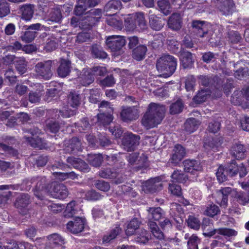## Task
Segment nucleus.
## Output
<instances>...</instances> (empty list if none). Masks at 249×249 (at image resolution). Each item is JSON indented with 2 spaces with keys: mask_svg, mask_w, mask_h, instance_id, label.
Masks as SVG:
<instances>
[{
  "mask_svg": "<svg viewBox=\"0 0 249 249\" xmlns=\"http://www.w3.org/2000/svg\"><path fill=\"white\" fill-rule=\"evenodd\" d=\"M192 26L194 32H196L197 36L200 37H204L206 35H211L213 33L212 25L205 21H194L192 23Z\"/></svg>",
  "mask_w": 249,
  "mask_h": 249,
  "instance_id": "15",
  "label": "nucleus"
},
{
  "mask_svg": "<svg viewBox=\"0 0 249 249\" xmlns=\"http://www.w3.org/2000/svg\"><path fill=\"white\" fill-rule=\"evenodd\" d=\"M246 150L243 145L235 144L233 145L231 149V153L237 160H241L245 157Z\"/></svg>",
  "mask_w": 249,
  "mask_h": 249,
  "instance_id": "34",
  "label": "nucleus"
},
{
  "mask_svg": "<svg viewBox=\"0 0 249 249\" xmlns=\"http://www.w3.org/2000/svg\"><path fill=\"white\" fill-rule=\"evenodd\" d=\"M68 153H76L77 151H82L81 143L77 138H72L69 145L65 149Z\"/></svg>",
  "mask_w": 249,
  "mask_h": 249,
  "instance_id": "33",
  "label": "nucleus"
},
{
  "mask_svg": "<svg viewBox=\"0 0 249 249\" xmlns=\"http://www.w3.org/2000/svg\"><path fill=\"white\" fill-rule=\"evenodd\" d=\"M181 24L180 15L177 13L172 14L168 22L169 27L175 30L179 29L181 27Z\"/></svg>",
  "mask_w": 249,
  "mask_h": 249,
  "instance_id": "35",
  "label": "nucleus"
},
{
  "mask_svg": "<svg viewBox=\"0 0 249 249\" xmlns=\"http://www.w3.org/2000/svg\"><path fill=\"white\" fill-rule=\"evenodd\" d=\"M146 51L147 48L145 46L140 45L133 50L132 56L136 60L140 61L144 58Z\"/></svg>",
  "mask_w": 249,
  "mask_h": 249,
  "instance_id": "41",
  "label": "nucleus"
},
{
  "mask_svg": "<svg viewBox=\"0 0 249 249\" xmlns=\"http://www.w3.org/2000/svg\"><path fill=\"white\" fill-rule=\"evenodd\" d=\"M115 83L114 77L112 75L107 76L103 80L100 81L102 87H112Z\"/></svg>",
  "mask_w": 249,
  "mask_h": 249,
  "instance_id": "64",
  "label": "nucleus"
},
{
  "mask_svg": "<svg viewBox=\"0 0 249 249\" xmlns=\"http://www.w3.org/2000/svg\"><path fill=\"white\" fill-rule=\"evenodd\" d=\"M30 202V196L28 194H21L18 196L15 203L18 208H25Z\"/></svg>",
  "mask_w": 249,
  "mask_h": 249,
  "instance_id": "40",
  "label": "nucleus"
},
{
  "mask_svg": "<svg viewBox=\"0 0 249 249\" xmlns=\"http://www.w3.org/2000/svg\"><path fill=\"white\" fill-rule=\"evenodd\" d=\"M94 80L91 70L84 68L80 75L78 77V81L84 86H87L92 83Z\"/></svg>",
  "mask_w": 249,
  "mask_h": 249,
  "instance_id": "28",
  "label": "nucleus"
},
{
  "mask_svg": "<svg viewBox=\"0 0 249 249\" xmlns=\"http://www.w3.org/2000/svg\"><path fill=\"white\" fill-rule=\"evenodd\" d=\"M125 40L124 36H111L107 37L106 40L107 47L114 53L118 55L122 48L125 44Z\"/></svg>",
  "mask_w": 249,
  "mask_h": 249,
  "instance_id": "10",
  "label": "nucleus"
},
{
  "mask_svg": "<svg viewBox=\"0 0 249 249\" xmlns=\"http://www.w3.org/2000/svg\"><path fill=\"white\" fill-rule=\"evenodd\" d=\"M187 222L188 226L192 229L197 230L200 228V221L197 218L193 216H189Z\"/></svg>",
  "mask_w": 249,
  "mask_h": 249,
  "instance_id": "58",
  "label": "nucleus"
},
{
  "mask_svg": "<svg viewBox=\"0 0 249 249\" xmlns=\"http://www.w3.org/2000/svg\"><path fill=\"white\" fill-rule=\"evenodd\" d=\"M39 131V129L36 128H34V130L30 129L29 131H25L24 133H28L29 135L25 134L24 138L32 147H37L39 149L45 148L46 143L45 141L37 136Z\"/></svg>",
  "mask_w": 249,
  "mask_h": 249,
  "instance_id": "9",
  "label": "nucleus"
},
{
  "mask_svg": "<svg viewBox=\"0 0 249 249\" xmlns=\"http://www.w3.org/2000/svg\"><path fill=\"white\" fill-rule=\"evenodd\" d=\"M67 161L73 168L82 172H88L89 171V165L80 159L70 157L67 158Z\"/></svg>",
  "mask_w": 249,
  "mask_h": 249,
  "instance_id": "25",
  "label": "nucleus"
},
{
  "mask_svg": "<svg viewBox=\"0 0 249 249\" xmlns=\"http://www.w3.org/2000/svg\"><path fill=\"white\" fill-rule=\"evenodd\" d=\"M121 231V229L118 227H116L112 230L110 232L105 235L103 238V242L104 243H108L116 237Z\"/></svg>",
  "mask_w": 249,
  "mask_h": 249,
  "instance_id": "48",
  "label": "nucleus"
},
{
  "mask_svg": "<svg viewBox=\"0 0 249 249\" xmlns=\"http://www.w3.org/2000/svg\"><path fill=\"white\" fill-rule=\"evenodd\" d=\"M47 242L45 249H63V245L65 244V239L60 234L56 233L49 235L46 237Z\"/></svg>",
  "mask_w": 249,
  "mask_h": 249,
  "instance_id": "12",
  "label": "nucleus"
},
{
  "mask_svg": "<svg viewBox=\"0 0 249 249\" xmlns=\"http://www.w3.org/2000/svg\"><path fill=\"white\" fill-rule=\"evenodd\" d=\"M140 222L137 218L132 219L127 225L125 233L127 235H133L140 226Z\"/></svg>",
  "mask_w": 249,
  "mask_h": 249,
  "instance_id": "43",
  "label": "nucleus"
},
{
  "mask_svg": "<svg viewBox=\"0 0 249 249\" xmlns=\"http://www.w3.org/2000/svg\"><path fill=\"white\" fill-rule=\"evenodd\" d=\"M88 7L87 0H78L75 8V13L76 15H82Z\"/></svg>",
  "mask_w": 249,
  "mask_h": 249,
  "instance_id": "49",
  "label": "nucleus"
},
{
  "mask_svg": "<svg viewBox=\"0 0 249 249\" xmlns=\"http://www.w3.org/2000/svg\"><path fill=\"white\" fill-rule=\"evenodd\" d=\"M52 61L48 60L38 63L35 66V71L37 75L44 79L48 80L52 76L51 70Z\"/></svg>",
  "mask_w": 249,
  "mask_h": 249,
  "instance_id": "14",
  "label": "nucleus"
},
{
  "mask_svg": "<svg viewBox=\"0 0 249 249\" xmlns=\"http://www.w3.org/2000/svg\"><path fill=\"white\" fill-rule=\"evenodd\" d=\"M169 49L174 53H179L182 51L179 49L180 43L177 40L172 39L168 40Z\"/></svg>",
  "mask_w": 249,
  "mask_h": 249,
  "instance_id": "61",
  "label": "nucleus"
},
{
  "mask_svg": "<svg viewBox=\"0 0 249 249\" xmlns=\"http://www.w3.org/2000/svg\"><path fill=\"white\" fill-rule=\"evenodd\" d=\"M231 102L234 105H241L244 108L249 107V87L243 91H235L231 98Z\"/></svg>",
  "mask_w": 249,
  "mask_h": 249,
  "instance_id": "11",
  "label": "nucleus"
},
{
  "mask_svg": "<svg viewBox=\"0 0 249 249\" xmlns=\"http://www.w3.org/2000/svg\"><path fill=\"white\" fill-rule=\"evenodd\" d=\"M3 142L0 143V148L10 155H17V151L12 147L16 143V140L13 137L5 136L3 138Z\"/></svg>",
  "mask_w": 249,
  "mask_h": 249,
  "instance_id": "22",
  "label": "nucleus"
},
{
  "mask_svg": "<svg viewBox=\"0 0 249 249\" xmlns=\"http://www.w3.org/2000/svg\"><path fill=\"white\" fill-rule=\"evenodd\" d=\"M196 85L195 78L192 76H188L185 81V89L187 91H194Z\"/></svg>",
  "mask_w": 249,
  "mask_h": 249,
  "instance_id": "57",
  "label": "nucleus"
},
{
  "mask_svg": "<svg viewBox=\"0 0 249 249\" xmlns=\"http://www.w3.org/2000/svg\"><path fill=\"white\" fill-rule=\"evenodd\" d=\"M165 111L164 106L154 103H150L142 118V125L147 129L157 126L162 120Z\"/></svg>",
  "mask_w": 249,
  "mask_h": 249,
  "instance_id": "2",
  "label": "nucleus"
},
{
  "mask_svg": "<svg viewBox=\"0 0 249 249\" xmlns=\"http://www.w3.org/2000/svg\"><path fill=\"white\" fill-rule=\"evenodd\" d=\"M122 8V3L119 0H111L108 1L104 7L106 12L114 14L117 11L120 10Z\"/></svg>",
  "mask_w": 249,
  "mask_h": 249,
  "instance_id": "37",
  "label": "nucleus"
},
{
  "mask_svg": "<svg viewBox=\"0 0 249 249\" xmlns=\"http://www.w3.org/2000/svg\"><path fill=\"white\" fill-rule=\"evenodd\" d=\"M14 63L17 71L21 74L26 71L27 62L23 57H17L15 59Z\"/></svg>",
  "mask_w": 249,
  "mask_h": 249,
  "instance_id": "45",
  "label": "nucleus"
},
{
  "mask_svg": "<svg viewBox=\"0 0 249 249\" xmlns=\"http://www.w3.org/2000/svg\"><path fill=\"white\" fill-rule=\"evenodd\" d=\"M184 238L188 239L187 246L188 249H198V244L200 240L198 237L195 234H193L189 236V234L186 233L184 235Z\"/></svg>",
  "mask_w": 249,
  "mask_h": 249,
  "instance_id": "39",
  "label": "nucleus"
},
{
  "mask_svg": "<svg viewBox=\"0 0 249 249\" xmlns=\"http://www.w3.org/2000/svg\"><path fill=\"white\" fill-rule=\"evenodd\" d=\"M36 188L34 190L35 195L40 199H42L43 195L49 193L52 197L59 199L66 198L69 194L67 187L63 184L53 182L51 184L50 189L46 187V179L45 177L37 178Z\"/></svg>",
  "mask_w": 249,
  "mask_h": 249,
  "instance_id": "1",
  "label": "nucleus"
},
{
  "mask_svg": "<svg viewBox=\"0 0 249 249\" xmlns=\"http://www.w3.org/2000/svg\"><path fill=\"white\" fill-rule=\"evenodd\" d=\"M149 24L153 30L159 31L163 27L164 23L160 18L151 16L149 18Z\"/></svg>",
  "mask_w": 249,
  "mask_h": 249,
  "instance_id": "44",
  "label": "nucleus"
},
{
  "mask_svg": "<svg viewBox=\"0 0 249 249\" xmlns=\"http://www.w3.org/2000/svg\"><path fill=\"white\" fill-rule=\"evenodd\" d=\"M183 165L185 171L193 175V177L196 176V179L197 172L201 169L200 163L196 160H186L183 162Z\"/></svg>",
  "mask_w": 249,
  "mask_h": 249,
  "instance_id": "21",
  "label": "nucleus"
},
{
  "mask_svg": "<svg viewBox=\"0 0 249 249\" xmlns=\"http://www.w3.org/2000/svg\"><path fill=\"white\" fill-rule=\"evenodd\" d=\"M108 17L107 18V22L109 26L121 30L123 27L122 21L115 14H106Z\"/></svg>",
  "mask_w": 249,
  "mask_h": 249,
  "instance_id": "32",
  "label": "nucleus"
},
{
  "mask_svg": "<svg viewBox=\"0 0 249 249\" xmlns=\"http://www.w3.org/2000/svg\"><path fill=\"white\" fill-rule=\"evenodd\" d=\"M89 162L93 166H99L103 161V157L100 154H89L87 158Z\"/></svg>",
  "mask_w": 249,
  "mask_h": 249,
  "instance_id": "47",
  "label": "nucleus"
},
{
  "mask_svg": "<svg viewBox=\"0 0 249 249\" xmlns=\"http://www.w3.org/2000/svg\"><path fill=\"white\" fill-rule=\"evenodd\" d=\"M75 113L74 110L67 109L64 107L62 110L58 111L57 109H53L48 112V114L52 117V120H48L46 122L47 129L52 133H56L59 129V125L56 122L55 119L58 118L59 114L63 118H69Z\"/></svg>",
  "mask_w": 249,
  "mask_h": 249,
  "instance_id": "7",
  "label": "nucleus"
},
{
  "mask_svg": "<svg viewBox=\"0 0 249 249\" xmlns=\"http://www.w3.org/2000/svg\"><path fill=\"white\" fill-rule=\"evenodd\" d=\"M179 56L182 65L184 68H188L192 66L194 61L192 54L191 53L182 50V52H180Z\"/></svg>",
  "mask_w": 249,
  "mask_h": 249,
  "instance_id": "31",
  "label": "nucleus"
},
{
  "mask_svg": "<svg viewBox=\"0 0 249 249\" xmlns=\"http://www.w3.org/2000/svg\"><path fill=\"white\" fill-rule=\"evenodd\" d=\"M61 14L59 9H51L48 15V20L52 22H59L61 19Z\"/></svg>",
  "mask_w": 249,
  "mask_h": 249,
  "instance_id": "50",
  "label": "nucleus"
},
{
  "mask_svg": "<svg viewBox=\"0 0 249 249\" xmlns=\"http://www.w3.org/2000/svg\"><path fill=\"white\" fill-rule=\"evenodd\" d=\"M69 103L73 108H76L80 104L81 97L76 92H71L69 96Z\"/></svg>",
  "mask_w": 249,
  "mask_h": 249,
  "instance_id": "52",
  "label": "nucleus"
},
{
  "mask_svg": "<svg viewBox=\"0 0 249 249\" xmlns=\"http://www.w3.org/2000/svg\"><path fill=\"white\" fill-rule=\"evenodd\" d=\"M36 34L35 32L27 31L21 36V38L22 41L25 42H31L35 38Z\"/></svg>",
  "mask_w": 249,
  "mask_h": 249,
  "instance_id": "63",
  "label": "nucleus"
},
{
  "mask_svg": "<svg viewBox=\"0 0 249 249\" xmlns=\"http://www.w3.org/2000/svg\"><path fill=\"white\" fill-rule=\"evenodd\" d=\"M219 212L220 210L217 206L214 204H212L206 208L204 213L207 216L213 217L217 214Z\"/></svg>",
  "mask_w": 249,
  "mask_h": 249,
  "instance_id": "56",
  "label": "nucleus"
},
{
  "mask_svg": "<svg viewBox=\"0 0 249 249\" xmlns=\"http://www.w3.org/2000/svg\"><path fill=\"white\" fill-rule=\"evenodd\" d=\"M99 107L101 110L103 108H106L107 110V113H102L97 115L98 123L99 124L103 125H108L112 122L113 117L111 113L113 112V108L110 107L109 103L107 101H102L100 103Z\"/></svg>",
  "mask_w": 249,
  "mask_h": 249,
  "instance_id": "13",
  "label": "nucleus"
},
{
  "mask_svg": "<svg viewBox=\"0 0 249 249\" xmlns=\"http://www.w3.org/2000/svg\"><path fill=\"white\" fill-rule=\"evenodd\" d=\"M99 176L103 178H116L119 176V174L114 169H111L110 168H104L99 172Z\"/></svg>",
  "mask_w": 249,
  "mask_h": 249,
  "instance_id": "46",
  "label": "nucleus"
},
{
  "mask_svg": "<svg viewBox=\"0 0 249 249\" xmlns=\"http://www.w3.org/2000/svg\"><path fill=\"white\" fill-rule=\"evenodd\" d=\"M64 212L65 217H71L77 211L76 203L75 201H71L67 204Z\"/></svg>",
  "mask_w": 249,
  "mask_h": 249,
  "instance_id": "51",
  "label": "nucleus"
},
{
  "mask_svg": "<svg viewBox=\"0 0 249 249\" xmlns=\"http://www.w3.org/2000/svg\"><path fill=\"white\" fill-rule=\"evenodd\" d=\"M148 214V225L153 236L157 239L161 240L163 239L164 235L160 231L156 223L154 221H159L164 215V212L160 207H150L147 210Z\"/></svg>",
  "mask_w": 249,
  "mask_h": 249,
  "instance_id": "4",
  "label": "nucleus"
},
{
  "mask_svg": "<svg viewBox=\"0 0 249 249\" xmlns=\"http://www.w3.org/2000/svg\"><path fill=\"white\" fill-rule=\"evenodd\" d=\"M200 122L195 118H190L186 120L184 124V127L187 132L191 133L196 131L199 125Z\"/></svg>",
  "mask_w": 249,
  "mask_h": 249,
  "instance_id": "38",
  "label": "nucleus"
},
{
  "mask_svg": "<svg viewBox=\"0 0 249 249\" xmlns=\"http://www.w3.org/2000/svg\"><path fill=\"white\" fill-rule=\"evenodd\" d=\"M216 6L221 14L228 15L231 12L234 4L232 0H217Z\"/></svg>",
  "mask_w": 249,
  "mask_h": 249,
  "instance_id": "26",
  "label": "nucleus"
},
{
  "mask_svg": "<svg viewBox=\"0 0 249 249\" xmlns=\"http://www.w3.org/2000/svg\"><path fill=\"white\" fill-rule=\"evenodd\" d=\"M85 219L82 217H77L67 224L68 231L73 234L81 232L84 228Z\"/></svg>",
  "mask_w": 249,
  "mask_h": 249,
  "instance_id": "20",
  "label": "nucleus"
},
{
  "mask_svg": "<svg viewBox=\"0 0 249 249\" xmlns=\"http://www.w3.org/2000/svg\"><path fill=\"white\" fill-rule=\"evenodd\" d=\"M71 71V62L69 60L62 59L60 64L57 70L58 75L61 77H65L69 74Z\"/></svg>",
  "mask_w": 249,
  "mask_h": 249,
  "instance_id": "30",
  "label": "nucleus"
},
{
  "mask_svg": "<svg viewBox=\"0 0 249 249\" xmlns=\"http://www.w3.org/2000/svg\"><path fill=\"white\" fill-rule=\"evenodd\" d=\"M140 137L133 134L131 132H126L124 134L122 141L124 149L127 151L134 150L137 145L139 144Z\"/></svg>",
  "mask_w": 249,
  "mask_h": 249,
  "instance_id": "17",
  "label": "nucleus"
},
{
  "mask_svg": "<svg viewBox=\"0 0 249 249\" xmlns=\"http://www.w3.org/2000/svg\"><path fill=\"white\" fill-rule=\"evenodd\" d=\"M239 173L241 178L247 175L246 169L243 163L237 164L236 162L232 160L226 169L220 166L218 168L216 175L219 182H223L227 179V176L234 177Z\"/></svg>",
  "mask_w": 249,
  "mask_h": 249,
  "instance_id": "3",
  "label": "nucleus"
},
{
  "mask_svg": "<svg viewBox=\"0 0 249 249\" xmlns=\"http://www.w3.org/2000/svg\"><path fill=\"white\" fill-rule=\"evenodd\" d=\"M47 205L49 209L54 213H60L65 208V205L60 203L49 202Z\"/></svg>",
  "mask_w": 249,
  "mask_h": 249,
  "instance_id": "59",
  "label": "nucleus"
},
{
  "mask_svg": "<svg viewBox=\"0 0 249 249\" xmlns=\"http://www.w3.org/2000/svg\"><path fill=\"white\" fill-rule=\"evenodd\" d=\"M150 235L147 231L144 229L141 230L140 232L137 234L136 241L141 244H145L149 240Z\"/></svg>",
  "mask_w": 249,
  "mask_h": 249,
  "instance_id": "54",
  "label": "nucleus"
},
{
  "mask_svg": "<svg viewBox=\"0 0 249 249\" xmlns=\"http://www.w3.org/2000/svg\"><path fill=\"white\" fill-rule=\"evenodd\" d=\"M124 19V26L127 31H132L137 29L138 31H143L147 29V24L142 13L128 15Z\"/></svg>",
  "mask_w": 249,
  "mask_h": 249,
  "instance_id": "6",
  "label": "nucleus"
},
{
  "mask_svg": "<svg viewBox=\"0 0 249 249\" xmlns=\"http://www.w3.org/2000/svg\"><path fill=\"white\" fill-rule=\"evenodd\" d=\"M162 184L160 177L151 178L146 181L142 185V189L145 193H153L161 189Z\"/></svg>",
  "mask_w": 249,
  "mask_h": 249,
  "instance_id": "19",
  "label": "nucleus"
},
{
  "mask_svg": "<svg viewBox=\"0 0 249 249\" xmlns=\"http://www.w3.org/2000/svg\"><path fill=\"white\" fill-rule=\"evenodd\" d=\"M210 91L208 89H201L198 91L197 94L194 97L193 101L196 104H200L205 102L210 95Z\"/></svg>",
  "mask_w": 249,
  "mask_h": 249,
  "instance_id": "42",
  "label": "nucleus"
},
{
  "mask_svg": "<svg viewBox=\"0 0 249 249\" xmlns=\"http://www.w3.org/2000/svg\"><path fill=\"white\" fill-rule=\"evenodd\" d=\"M212 224L208 218L203 219L202 228L203 234L205 237H211L217 233L219 234L228 236H235L237 234V231L233 229L228 228H219L214 229L212 228Z\"/></svg>",
  "mask_w": 249,
  "mask_h": 249,
  "instance_id": "8",
  "label": "nucleus"
},
{
  "mask_svg": "<svg viewBox=\"0 0 249 249\" xmlns=\"http://www.w3.org/2000/svg\"><path fill=\"white\" fill-rule=\"evenodd\" d=\"M20 12L21 14V18L26 21L32 19L34 13V7L31 4H24L20 8Z\"/></svg>",
  "mask_w": 249,
  "mask_h": 249,
  "instance_id": "29",
  "label": "nucleus"
},
{
  "mask_svg": "<svg viewBox=\"0 0 249 249\" xmlns=\"http://www.w3.org/2000/svg\"><path fill=\"white\" fill-rule=\"evenodd\" d=\"M139 115L138 110L134 107L124 108L121 113L122 119L124 122L136 120Z\"/></svg>",
  "mask_w": 249,
  "mask_h": 249,
  "instance_id": "23",
  "label": "nucleus"
},
{
  "mask_svg": "<svg viewBox=\"0 0 249 249\" xmlns=\"http://www.w3.org/2000/svg\"><path fill=\"white\" fill-rule=\"evenodd\" d=\"M158 5L161 11L165 15H167L170 12V4L168 0H160L158 1Z\"/></svg>",
  "mask_w": 249,
  "mask_h": 249,
  "instance_id": "55",
  "label": "nucleus"
},
{
  "mask_svg": "<svg viewBox=\"0 0 249 249\" xmlns=\"http://www.w3.org/2000/svg\"><path fill=\"white\" fill-rule=\"evenodd\" d=\"M185 154V148L180 144H176L173 149V153L168 161L169 164L173 166L178 165Z\"/></svg>",
  "mask_w": 249,
  "mask_h": 249,
  "instance_id": "16",
  "label": "nucleus"
},
{
  "mask_svg": "<svg viewBox=\"0 0 249 249\" xmlns=\"http://www.w3.org/2000/svg\"><path fill=\"white\" fill-rule=\"evenodd\" d=\"M177 59L172 55L166 54L160 57L157 62L156 68L162 77L167 78L173 74L176 69Z\"/></svg>",
  "mask_w": 249,
  "mask_h": 249,
  "instance_id": "5",
  "label": "nucleus"
},
{
  "mask_svg": "<svg viewBox=\"0 0 249 249\" xmlns=\"http://www.w3.org/2000/svg\"><path fill=\"white\" fill-rule=\"evenodd\" d=\"M139 155L140 153L134 152L126 156L130 166H133L136 165V166L133 167L134 169H136V170H138V168L143 166L147 160V157L144 154L142 153L141 156H139Z\"/></svg>",
  "mask_w": 249,
  "mask_h": 249,
  "instance_id": "18",
  "label": "nucleus"
},
{
  "mask_svg": "<svg viewBox=\"0 0 249 249\" xmlns=\"http://www.w3.org/2000/svg\"><path fill=\"white\" fill-rule=\"evenodd\" d=\"M169 191L172 195L177 196H180L182 195L181 189L180 186L176 184H169Z\"/></svg>",
  "mask_w": 249,
  "mask_h": 249,
  "instance_id": "62",
  "label": "nucleus"
},
{
  "mask_svg": "<svg viewBox=\"0 0 249 249\" xmlns=\"http://www.w3.org/2000/svg\"><path fill=\"white\" fill-rule=\"evenodd\" d=\"M17 117L16 118L13 115L6 123V124L10 127H12L17 124V122L24 123L27 122L29 120V116L27 114L25 113H20L17 115Z\"/></svg>",
  "mask_w": 249,
  "mask_h": 249,
  "instance_id": "36",
  "label": "nucleus"
},
{
  "mask_svg": "<svg viewBox=\"0 0 249 249\" xmlns=\"http://www.w3.org/2000/svg\"><path fill=\"white\" fill-rule=\"evenodd\" d=\"M222 139L221 137H216L212 139L208 142H205L204 146L207 152L212 154L213 152L220 151L221 148Z\"/></svg>",
  "mask_w": 249,
  "mask_h": 249,
  "instance_id": "24",
  "label": "nucleus"
},
{
  "mask_svg": "<svg viewBox=\"0 0 249 249\" xmlns=\"http://www.w3.org/2000/svg\"><path fill=\"white\" fill-rule=\"evenodd\" d=\"M183 108V104L180 99H178L171 105L170 108V113L172 114L179 113L182 111Z\"/></svg>",
  "mask_w": 249,
  "mask_h": 249,
  "instance_id": "53",
  "label": "nucleus"
},
{
  "mask_svg": "<svg viewBox=\"0 0 249 249\" xmlns=\"http://www.w3.org/2000/svg\"><path fill=\"white\" fill-rule=\"evenodd\" d=\"M10 12L8 3L5 0H0V18L7 15Z\"/></svg>",
  "mask_w": 249,
  "mask_h": 249,
  "instance_id": "60",
  "label": "nucleus"
},
{
  "mask_svg": "<svg viewBox=\"0 0 249 249\" xmlns=\"http://www.w3.org/2000/svg\"><path fill=\"white\" fill-rule=\"evenodd\" d=\"M173 181L183 184H188L196 180V176L191 177L189 175L183 174L181 171H175L171 176Z\"/></svg>",
  "mask_w": 249,
  "mask_h": 249,
  "instance_id": "27",
  "label": "nucleus"
}]
</instances>
